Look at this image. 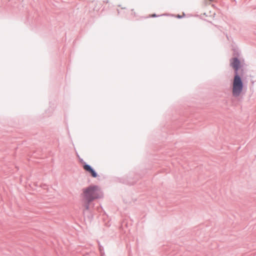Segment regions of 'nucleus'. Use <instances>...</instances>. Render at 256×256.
I'll return each mask as SVG.
<instances>
[{"mask_svg":"<svg viewBox=\"0 0 256 256\" xmlns=\"http://www.w3.org/2000/svg\"><path fill=\"white\" fill-rule=\"evenodd\" d=\"M209 0V1H210V2H212V1H213L214 0Z\"/></svg>","mask_w":256,"mask_h":256,"instance_id":"obj_9","label":"nucleus"},{"mask_svg":"<svg viewBox=\"0 0 256 256\" xmlns=\"http://www.w3.org/2000/svg\"><path fill=\"white\" fill-rule=\"evenodd\" d=\"M98 250L101 256H104V248L100 244V242L98 243Z\"/></svg>","mask_w":256,"mask_h":256,"instance_id":"obj_6","label":"nucleus"},{"mask_svg":"<svg viewBox=\"0 0 256 256\" xmlns=\"http://www.w3.org/2000/svg\"><path fill=\"white\" fill-rule=\"evenodd\" d=\"M81 194L82 201V206L84 208L83 214L84 215L87 213L88 219L92 222L94 219V214L91 212V208L94 206L93 202L95 200L102 198L104 197V194L98 185L95 184H91L83 188Z\"/></svg>","mask_w":256,"mask_h":256,"instance_id":"obj_1","label":"nucleus"},{"mask_svg":"<svg viewBox=\"0 0 256 256\" xmlns=\"http://www.w3.org/2000/svg\"><path fill=\"white\" fill-rule=\"evenodd\" d=\"M40 187L43 188L44 189L48 188V186L45 184H42L40 185Z\"/></svg>","mask_w":256,"mask_h":256,"instance_id":"obj_7","label":"nucleus"},{"mask_svg":"<svg viewBox=\"0 0 256 256\" xmlns=\"http://www.w3.org/2000/svg\"><path fill=\"white\" fill-rule=\"evenodd\" d=\"M138 178V174L132 172L122 178L120 182L125 184L134 185L136 182Z\"/></svg>","mask_w":256,"mask_h":256,"instance_id":"obj_4","label":"nucleus"},{"mask_svg":"<svg viewBox=\"0 0 256 256\" xmlns=\"http://www.w3.org/2000/svg\"><path fill=\"white\" fill-rule=\"evenodd\" d=\"M78 162L82 164L83 169L90 174V176L94 178H98L100 176L96 172L95 169L90 165L88 164L82 158H79Z\"/></svg>","mask_w":256,"mask_h":256,"instance_id":"obj_3","label":"nucleus"},{"mask_svg":"<svg viewBox=\"0 0 256 256\" xmlns=\"http://www.w3.org/2000/svg\"><path fill=\"white\" fill-rule=\"evenodd\" d=\"M230 64L235 70V74H238V70L240 66V62L237 58H233L230 60Z\"/></svg>","mask_w":256,"mask_h":256,"instance_id":"obj_5","label":"nucleus"},{"mask_svg":"<svg viewBox=\"0 0 256 256\" xmlns=\"http://www.w3.org/2000/svg\"><path fill=\"white\" fill-rule=\"evenodd\" d=\"M243 84L240 77L238 74H235L232 86V94L234 97L240 96L242 91Z\"/></svg>","mask_w":256,"mask_h":256,"instance_id":"obj_2","label":"nucleus"},{"mask_svg":"<svg viewBox=\"0 0 256 256\" xmlns=\"http://www.w3.org/2000/svg\"><path fill=\"white\" fill-rule=\"evenodd\" d=\"M76 156H77V157L78 158V159H79V158H80L78 153L76 154Z\"/></svg>","mask_w":256,"mask_h":256,"instance_id":"obj_8","label":"nucleus"}]
</instances>
